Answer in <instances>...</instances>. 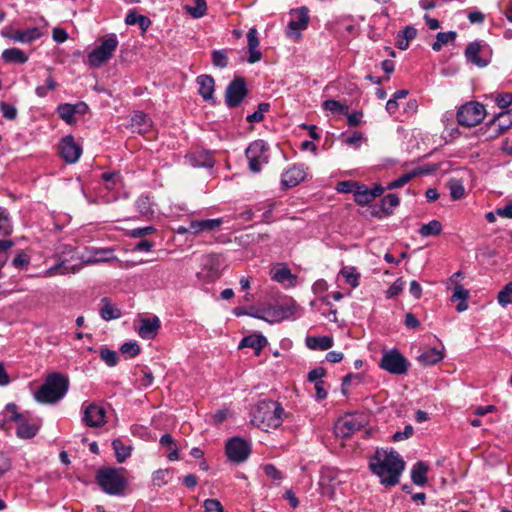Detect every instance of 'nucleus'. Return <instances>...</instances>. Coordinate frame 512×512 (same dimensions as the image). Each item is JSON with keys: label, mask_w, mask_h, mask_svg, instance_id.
I'll list each match as a JSON object with an SVG mask.
<instances>
[{"label": "nucleus", "mask_w": 512, "mask_h": 512, "mask_svg": "<svg viewBox=\"0 0 512 512\" xmlns=\"http://www.w3.org/2000/svg\"><path fill=\"white\" fill-rule=\"evenodd\" d=\"M369 468L385 486H395L405 469V462L394 450L377 449L369 460Z\"/></svg>", "instance_id": "f257e3e1"}, {"label": "nucleus", "mask_w": 512, "mask_h": 512, "mask_svg": "<svg viewBox=\"0 0 512 512\" xmlns=\"http://www.w3.org/2000/svg\"><path fill=\"white\" fill-rule=\"evenodd\" d=\"M68 388V377L59 372H52L35 391L34 398L42 404H55L66 395Z\"/></svg>", "instance_id": "f03ea898"}, {"label": "nucleus", "mask_w": 512, "mask_h": 512, "mask_svg": "<svg viewBox=\"0 0 512 512\" xmlns=\"http://www.w3.org/2000/svg\"><path fill=\"white\" fill-rule=\"evenodd\" d=\"M114 250L111 248L104 249H93L91 250V256L86 259H82V261L78 264H69L66 260H62L56 265L50 267L45 271V276H55V275H65L68 273H77L79 272L83 265H92L102 262H110V261H119V259L114 255Z\"/></svg>", "instance_id": "7ed1b4c3"}, {"label": "nucleus", "mask_w": 512, "mask_h": 512, "mask_svg": "<svg viewBox=\"0 0 512 512\" xmlns=\"http://www.w3.org/2000/svg\"><path fill=\"white\" fill-rule=\"evenodd\" d=\"M123 471V468L102 467L96 472V483L106 494L122 496L127 486Z\"/></svg>", "instance_id": "20e7f679"}, {"label": "nucleus", "mask_w": 512, "mask_h": 512, "mask_svg": "<svg viewBox=\"0 0 512 512\" xmlns=\"http://www.w3.org/2000/svg\"><path fill=\"white\" fill-rule=\"evenodd\" d=\"M41 426L37 418H4L0 422V428L9 430L15 428L17 437L21 439L33 438Z\"/></svg>", "instance_id": "39448f33"}, {"label": "nucleus", "mask_w": 512, "mask_h": 512, "mask_svg": "<svg viewBox=\"0 0 512 512\" xmlns=\"http://www.w3.org/2000/svg\"><path fill=\"white\" fill-rule=\"evenodd\" d=\"M249 169L253 173H259L262 167L269 162V146L264 140L253 141L245 151Z\"/></svg>", "instance_id": "423d86ee"}, {"label": "nucleus", "mask_w": 512, "mask_h": 512, "mask_svg": "<svg viewBox=\"0 0 512 512\" xmlns=\"http://www.w3.org/2000/svg\"><path fill=\"white\" fill-rule=\"evenodd\" d=\"M486 115L483 104L469 102L462 105L457 112V120L461 126L473 127L481 123Z\"/></svg>", "instance_id": "0eeeda50"}, {"label": "nucleus", "mask_w": 512, "mask_h": 512, "mask_svg": "<svg viewBox=\"0 0 512 512\" xmlns=\"http://www.w3.org/2000/svg\"><path fill=\"white\" fill-rule=\"evenodd\" d=\"M223 262L224 258L220 254L211 253L203 256L201 260L202 268L197 272V277L206 283L215 281L221 275Z\"/></svg>", "instance_id": "6e6552de"}, {"label": "nucleus", "mask_w": 512, "mask_h": 512, "mask_svg": "<svg viewBox=\"0 0 512 512\" xmlns=\"http://www.w3.org/2000/svg\"><path fill=\"white\" fill-rule=\"evenodd\" d=\"M380 367L394 375H402L408 371L407 359L396 349L385 352L380 361Z\"/></svg>", "instance_id": "1a4fd4ad"}, {"label": "nucleus", "mask_w": 512, "mask_h": 512, "mask_svg": "<svg viewBox=\"0 0 512 512\" xmlns=\"http://www.w3.org/2000/svg\"><path fill=\"white\" fill-rule=\"evenodd\" d=\"M118 46L116 35H111L100 46L91 51L88 55L89 64L93 67H100L107 62Z\"/></svg>", "instance_id": "9d476101"}, {"label": "nucleus", "mask_w": 512, "mask_h": 512, "mask_svg": "<svg viewBox=\"0 0 512 512\" xmlns=\"http://www.w3.org/2000/svg\"><path fill=\"white\" fill-rule=\"evenodd\" d=\"M290 16L291 20L288 24L286 34L294 40H299L301 38V31L308 27L310 21L309 9L305 6L292 9Z\"/></svg>", "instance_id": "9b49d317"}, {"label": "nucleus", "mask_w": 512, "mask_h": 512, "mask_svg": "<svg viewBox=\"0 0 512 512\" xmlns=\"http://www.w3.org/2000/svg\"><path fill=\"white\" fill-rule=\"evenodd\" d=\"M225 452L231 462L239 464L248 459L251 447L243 438L232 437L226 443Z\"/></svg>", "instance_id": "f8f14e48"}, {"label": "nucleus", "mask_w": 512, "mask_h": 512, "mask_svg": "<svg viewBox=\"0 0 512 512\" xmlns=\"http://www.w3.org/2000/svg\"><path fill=\"white\" fill-rule=\"evenodd\" d=\"M248 93L243 78H235L229 83L225 92V104L230 107H238Z\"/></svg>", "instance_id": "ddd939ff"}, {"label": "nucleus", "mask_w": 512, "mask_h": 512, "mask_svg": "<svg viewBox=\"0 0 512 512\" xmlns=\"http://www.w3.org/2000/svg\"><path fill=\"white\" fill-rule=\"evenodd\" d=\"M298 310V305L291 301L282 303L265 309V321L269 323H278L292 317Z\"/></svg>", "instance_id": "4468645a"}, {"label": "nucleus", "mask_w": 512, "mask_h": 512, "mask_svg": "<svg viewBox=\"0 0 512 512\" xmlns=\"http://www.w3.org/2000/svg\"><path fill=\"white\" fill-rule=\"evenodd\" d=\"M58 149L60 156L69 164L76 163L82 154L81 146L75 142L72 135L65 136L60 141Z\"/></svg>", "instance_id": "2eb2a0df"}, {"label": "nucleus", "mask_w": 512, "mask_h": 512, "mask_svg": "<svg viewBox=\"0 0 512 512\" xmlns=\"http://www.w3.org/2000/svg\"><path fill=\"white\" fill-rule=\"evenodd\" d=\"M190 221L191 235L194 237L218 231L220 230L221 225L223 224L222 218L198 219L191 217Z\"/></svg>", "instance_id": "dca6fc26"}, {"label": "nucleus", "mask_w": 512, "mask_h": 512, "mask_svg": "<svg viewBox=\"0 0 512 512\" xmlns=\"http://www.w3.org/2000/svg\"><path fill=\"white\" fill-rule=\"evenodd\" d=\"M366 424L364 420L358 421L356 418H337L334 424V432L338 437L347 438L365 427Z\"/></svg>", "instance_id": "f3484780"}, {"label": "nucleus", "mask_w": 512, "mask_h": 512, "mask_svg": "<svg viewBox=\"0 0 512 512\" xmlns=\"http://www.w3.org/2000/svg\"><path fill=\"white\" fill-rule=\"evenodd\" d=\"M306 176L305 166L303 164H295L282 173L281 183L286 188H292L302 182Z\"/></svg>", "instance_id": "a211bd4d"}, {"label": "nucleus", "mask_w": 512, "mask_h": 512, "mask_svg": "<svg viewBox=\"0 0 512 512\" xmlns=\"http://www.w3.org/2000/svg\"><path fill=\"white\" fill-rule=\"evenodd\" d=\"M488 124L494 128V136L504 134L512 127V108L500 112Z\"/></svg>", "instance_id": "6ab92c4d"}, {"label": "nucleus", "mask_w": 512, "mask_h": 512, "mask_svg": "<svg viewBox=\"0 0 512 512\" xmlns=\"http://www.w3.org/2000/svg\"><path fill=\"white\" fill-rule=\"evenodd\" d=\"M196 82L199 85V94L201 97L207 102L215 103V81L213 77L206 74L200 75L197 77Z\"/></svg>", "instance_id": "aec40b11"}, {"label": "nucleus", "mask_w": 512, "mask_h": 512, "mask_svg": "<svg viewBox=\"0 0 512 512\" xmlns=\"http://www.w3.org/2000/svg\"><path fill=\"white\" fill-rule=\"evenodd\" d=\"M271 278L287 287H293L297 283V277L292 274L291 270L285 266L274 268L271 271Z\"/></svg>", "instance_id": "412c9836"}, {"label": "nucleus", "mask_w": 512, "mask_h": 512, "mask_svg": "<svg viewBox=\"0 0 512 512\" xmlns=\"http://www.w3.org/2000/svg\"><path fill=\"white\" fill-rule=\"evenodd\" d=\"M267 339L261 334H252L244 337L240 344L239 349L241 348H252L254 349L255 354L260 355L262 349L267 345Z\"/></svg>", "instance_id": "4be33fe9"}, {"label": "nucleus", "mask_w": 512, "mask_h": 512, "mask_svg": "<svg viewBox=\"0 0 512 512\" xmlns=\"http://www.w3.org/2000/svg\"><path fill=\"white\" fill-rule=\"evenodd\" d=\"M256 412L262 416H281L283 408L273 400H261L257 404Z\"/></svg>", "instance_id": "5701e85b"}, {"label": "nucleus", "mask_w": 512, "mask_h": 512, "mask_svg": "<svg viewBox=\"0 0 512 512\" xmlns=\"http://www.w3.org/2000/svg\"><path fill=\"white\" fill-rule=\"evenodd\" d=\"M444 357L442 350L437 348L424 349L417 357V360L424 366L434 365Z\"/></svg>", "instance_id": "b1692460"}, {"label": "nucleus", "mask_w": 512, "mask_h": 512, "mask_svg": "<svg viewBox=\"0 0 512 512\" xmlns=\"http://www.w3.org/2000/svg\"><path fill=\"white\" fill-rule=\"evenodd\" d=\"M42 36L39 28L33 27L26 30H15L13 32L12 40L20 43H31Z\"/></svg>", "instance_id": "393cba45"}, {"label": "nucleus", "mask_w": 512, "mask_h": 512, "mask_svg": "<svg viewBox=\"0 0 512 512\" xmlns=\"http://www.w3.org/2000/svg\"><path fill=\"white\" fill-rule=\"evenodd\" d=\"M429 466L423 462H417L411 469V479L415 485L423 486L427 483Z\"/></svg>", "instance_id": "a878e982"}, {"label": "nucleus", "mask_w": 512, "mask_h": 512, "mask_svg": "<svg viewBox=\"0 0 512 512\" xmlns=\"http://www.w3.org/2000/svg\"><path fill=\"white\" fill-rule=\"evenodd\" d=\"M159 328L160 320L158 317H154L153 319H143L139 328V335L145 339L153 338Z\"/></svg>", "instance_id": "bb28decb"}, {"label": "nucleus", "mask_w": 512, "mask_h": 512, "mask_svg": "<svg viewBox=\"0 0 512 512\" xmlns=\"http://www.w3.org/2000/svg\"><path fill=\"white\" fill-rule=\"evenodd\" d=\"M305 342L306 346L311 350H328L334 345L333 338L329 336H310L306 338Z\"/></svg>", "instance_id": "cd10ccee"}, {"label": "nucleus", "mask_w": 512, "mask_h": 512, "mask_svg": "<svg viewBox=\"0 0 512 512\" xmlns=\"http://www.w3.org/2000/svg\"><path fill=\"white\" fill-rule=\"evenodd\" d=\"M480 50L481 45L478 42L470 43L465 50V56L467 61L474 65L478 67H485L488 65V61L478 56Z\"/></svg>", "instance_id": "c85d7f7f"}, {"label": "nucleus", "mask_w": 512, "mask_h": 512, "mask_svg": "<svg viewBox=\"0 0 512 512\" xmlns=\"http://www.w3.org/2000/svg\"><path fill=\"white\" fill-rule=\"evenodd\" d=\"M251 424L262 431L270 432L282 425V418H252Z\"/></svg>", "instance_id": "c756f323"}, {"label": "nucleus", "mask_w": 512, "mask_h": 512, "mask_svg": "<svg viewBox=\"0 0 512 512\" xmlns=\"http://www.w3.org/2000/svg\"><path fill=\"white\" fill-rule=\"evenodd\" d=\"M1 56L6 63L24 64L28 61V56L18 48L5 49Z\"/></svg>", "instance_id": "7c9ffc66"}, {"label": "nucleus", "mask_w": 512, "mask_h": 512, "mask_svg": "<svg viewBox=\"0 0 512 512\" xmlns=\"http://www.w3.org/2000/svg\"><path fill=\"white\" fill-rule=\"evenodd\" d=\"M102 308L100 315L103 320L110 321L121 317V311L113 305L107 298L102 299Z\"/></svg>", "instance_id": "2f4dec72"}, {"label": "nucleus", "mask_w": 512, "mask_h": 512, "mask_svg": "<svg viewBox=\"0 0 512 512\" xmlns=\"http://www.w3.org/2000/svg\"><path fill=\"white\" fill-rule=\"evenodd\" d=\"M375 199V194L370 191V189L364 185L359 184L355 189L354 200L359 205H366Z\"/></svg>", "instance_id": "473e14b6"}, {"label": "nucleus", "mask_w": 512, "mask_h": 512, "mask_svg": "<svg viewBox=\"0 0 512 512\" xmlns=\"http://www.w3.org/2000/svg\"><path fill=\"white\" fill-rule=\"evenodd\" d=\"M112 447L115 452L116 459L119 463L125 462L126 459L131 455L132 447L125 445L120 439H114L112 442Z\"/></svg>", "instance_id": "72a5a7b5"}, {"label": "nucleus", "mask_w": 512, "mask_h": 512, "mask_svg": "<svg viewBox=\"0 0 512 512\" xmlns=\"http://www.w3.org/2000/svg\"><path fill=\"white\" fill-rule=\"evenodd\" d=\"M185 9L193 18H201L207 11V4L205 0H192V4H186Z\"/></svg>", "instance_id": "f704fd0d"}, {"label": "nucleus", "mask_w": 512, "mask_h": 512, "mask_svg": "<svg viewBox=\"0 0 512 512\" xmlns=\"http://www.w3.org/2000/svg\"><path fill=\"white\" fill-rule=\"evenodd\" d=\"M340 274L344 277L347 284L356 288L359 286L360 273L353 266H345L340 270Z\"/></svg>", "instance_id": "c9c22d12"}, {"label": "nucleus", "mask_w": 512, "mask_h": 512, "mask_svg": "<svg viewBox=\"0 0 512 512\" xmlns=\"http://www.w3.org/2000/svg\"><path fill=\"white\" fill-rule=\"evenodd\" d=\"M192 165L195 167L212 168L215 164L213 157L208 152H200L192 156Z\"/></svg>", "instance_id": "e433bc0d"}, {"label": "nucleus", "mask_w": 512, "mask_h": 512, "mask_svg": "<svg viewBox=\"0 0 512 512\" xmlns=\"http://www.w3.org/2000/svg\"><path fill=\"white\" fill-rule=\"evenodd\" d=\"M442 231V224L438 220H432L427 224H423L419 229L422 237L439 235Z\"/></svg>", "instance_id": "4c0bfd02"}, {"label": "nucleus", "mask_w": 512, "mask_h": 512, "mask_svg": "<svg viewBox=\"0 0 512 512\" xmlns=\"http://www.w3.org/2000/svg\"><path fill=\"white\" fill-rule=\"evenodd\" d=\"M83 416H105L106 410L103 405L95 402H84L82 405Z\"/></svg>", "instance_id": "58836bf2"}, {"label": "nucleus", "mask_w": 512, "mask_h": 512, "mask_svg": "<svg viewBox=\"0 0 512 512\" xmlns=\"http://www.w3.org/2000/svg\"><path fill=\"white\" fill-rule=\"evenodd\" d=\"M399 202V197L394 193H390L382 199L381 211L386 215H390L392 214L394 208L399 205Z\"/></svg>", "instance_id": "ea45409f"}, {"label": "nucleus", "mask_w": 512, "mask_h": 512, "mask_svg": "<svg viewBox=\"0 0 512 512\" xmlns=\"http://www.w3.org/2000/svg\"><path fill=\"white\" fill-rule=\"evenodd\" d=\"M456 35L454 31L439 32L436 36V41L432 44V49L434 51H440L445 44L454 41Z\"/></svg>", "instance_id": "a19ab883"}, {"label": "nucleus", "mask_w": 512, "mask_h": 512, "mask_svg": "<svg viewBox=\"0 0 512 512\" xmlns=\"http://www.w3.org/2000/svg\"><path fill=\"white\" fill-rule=\"evenodd\" d=\"M136 207L138 212L144 217L152 216L154 213L152 202L148 196H140L136 201Z\"/></svg>", "instance_id": "79ce46f5"}, {"label": "nucleus", "mask_w": 512, "mask_h": 512, "mask_svg": "<svg viewBox=\"0 0 512 512\" xmlns=\"http://www.w3.org/2000/svg\"><path fill=\"white\" fill-rule=\"evenodd\" d=\"M57 112L59 117L64 120L68 124H73L75 122L73 104L65 103L61 104L57 108Z\"/></svg>", "instance_id": "37998d69"}, {"label": "nucleus", "mask_w": 512, "mask_h": 512, "mask_svg": "<svg viewBox=\"0 0 512 512\" xmlns=\"http://www.w3.org/2000/svg\"><path fill=\"white\" fill-rule=\"evenodd\" d=\"M149 118L146 114L143 112H136L132 116V126L133 127H139L138 132L143 133L147 130V127L149 126Z\"/></svg>", "instance_id": "c03bdc74"}, {"label": "nucleus", "mask_w": 512, "mask_h": 512, "mask_svg": "<svg viewBox=\"0 0 512 512\" xmlns=\"http://www.w3.org/2000/svg\"><path fill=\"white\" fill-rule=\"evenodd\" d=\"M323 108L327 111H330L332 113H341V114H347L348 113V106L336 101V100H326L323 102Z\"/></svg>", "instance_id": "a18cd8bd"}, {"label": "nucleus", "mask_w": 512, "mask_h": 512, "mask_svg": "<svg viewBox=\"0 0 512 512\" xmlns=\"http://www.w3.org/2000/svg\"><path fill=\"white\" fill-rule=\"evenodd\" d=\"M100 358L109 366L114 367L118 363V353L108 348H101Z\"/></svg>", "instance_id": "49530a36"}, {"label": "nucleus", "mask_w": 512, "mask_h": 512, "mask_svg": "<svg viewBox=\"0 0 512 512\" xmlns=\"http://www.w3.org/2000/svg\"><path fill=\"white\" fill-rule=\"evenodd\" d=\"M270 109V105L268 103H260L258 105L257 111L252 114H249L246 120L250 123H258L264 119V114L268 112Z\"/></svg>", "instance_id": "de8ad7c7"}, {"label": "nucleus", "mask_w": 512, "mask_h": 512, "mask_svg": "<svg viewBox=\"0 0 512 512\" xmlns=\"http://www.w3.org/2000/svg\"><path fill=\"white\" fill-rule=\"evenodd\" d=\"M498 303L502 307H506L512 303V282L507 283L504 288L498 293Z\"/></svg>", "instance_id": "09e8293b"}, {"label": "nucleus", "mask_w": 512, "mask_h": 512, "mask_svg": "<svg viewBox=\"0 0 512 512\" xmlns=\"http://www.w3.org/2000/svg\"><path fill=\"white\" fill-rule=\"evenodd\" d=\"M12 231L9 214L6 209L0 207V235H8Z\"/></svg>", "instance_id": "8fccbe9b"}, {"label": "nucleus", "mask_w": 512, "mask_h": 512, "mask_svg": "<svg viewBox=\"0 0 512 512\" xmlns=\"http://www.w3.org/2000/svg\"><path fill=\"white\" fill-rule=\"evenodd\" d=\"M416 175H417L416 171L405 173L402 176H400L399 178H397L396 180L390 182L387 185V189L392 190V189L401 188L404 185H406Z\"/></svg>", "instance_id": "3c124183"}, {"label": "nucleus", "mask_w": 512, "mask_h": 512, "mask_svg": "<svg viewBox=\"0 0 512 512\" xmlns=\"http://www.w3.org/2000/svg\"><path fill=\"white\" fill-rule=\"evenodd\" d=\"M212 62L215 67L225 68L228 65L226 50H214L212 52Z\"/></svg>", "instance_id": "603ef678"}, {"label": "nucleus", "mask_w": 512, "mask_h": 512, "mask_svg": "<svg viewBox=\"0 0 512 512\" xmlns=\"http://www.w3.org/2000/svg\"><path fill=\"white\" fill-rule=\"evenodd\" d=\"M170 477L169 469H159L152 475V482L155 486H163L167 484L168 478Z\"/></svg>", "instance_id": "864d4df0"}, {"label": "nucleus", "mask_w": 512, "mask_h": 512, "mask_svg": "<svg viewBox=\"0 0 512 512\" xmlns=\"http://www.w3.org/2000/svg\"><path fill=\"white\" fill-rule=\"evenodd\" d=\"M57 87V83L54 78L50 75L46 79V85L37 86L35 89V93L39 97H45L49 90H55Z\"/></svg>", "instance_id": "5fc2aeb1"}, {"label": "nucleus", "mask_w": 512, "mask_h": 512, "mask_svg": "<svg viewBox=\"0 0 512 512\" xmlns=\"http://www.w3.org/2000/svg\"><path fill=\"white\" fill-rule=\"evenodd\" d=\"M120 351L124 355H127L129 357H135L140 353V346L137 344L136 341L126 342L121 346Z\"/></svg>", "instance_id": "6e6d98bb"}, {"label": "nucleus", "mask_w": 512, "mask_h": 512, "mask_svg": "<svg viewBox=\"0 0 512 512\" xmlns=\"http://www.w3.org/2000/svg\"><path fill=\"white\" fill-rule=\"evenodd\" d=\"M30 263V257L25 252L18 253L12 260V265L16 269H26Z\"/></svg>", "instance_id": "4d7b16f0"}, {"label": "nucleus", "mask_w": 512, "mask_h": 512, "mask_svg": "<svg viewBox=\"0 0 512 512\" xmlns=\"http://www.w3.org/2000/svg\"><path fill=\"white\" fill-rule=\"evenodd\" d=\"M450 194L454 200L461 199L465 194V189L459 181L452 180L449 183Z\"/></svg>", "instance_id": "13d9d810"}, {"label": "nucleus", "mask_w": 512, "mask_h": 512, "mask_svg": "<svg viewBox=\"0 0 512 512\" xmlns=\"http://www.w3.org/2000/svg\"><path fill=\"white\" fill-rule=\"evenodd\" d=\"M359 183L354 181H341L337 183L336 190L340 193H355Z\"/></svg>", "instance_id": "bf43d9fd"}, {"label": "nucleus", "mask_w": 512, "mask_h": 512, "mask_svg": "<svg viewBox=\"0 0 512 512\" xmlns=\"http://www.w3.org/2000/svg\"><path fill=\"white\" fill-rule=\"evenodd\" d=\"M404 287V281L402 278H398L386 291L387 298H393L399 295Z\"/></svg>", "instance_id": "052dcab7"}, {"label": "nucleus", "mask_w": 512, "mask_h": 512, "mask_svg": "<svg viewBox=\"0 0 512 512\" xmlns=\"http://www.w3.org/2000/svg\"><path fill=\"white\" fill-rule=\"evenodd\" d=\"M0 108L3 116L8 120H14L17 116V109L6 102L0 103Z\"/></svg>", "instance_id": "680f3d73"}, {"label": "nucleus", "mask_w": 512, "mask_h": 512, "mask_svg": "<svg viewBox=\"0 0 512 512\" xmlns=\"http://www.w3.org/2000/svg\"><path fill=\"white\" fill-rule=\"evenodd\" d=\"M205 512H224V508L217 499H207L204 501Z\"/></svg>", "instance_id": "e2e57ef3"}, {"label": "nucleus", "mask_w": 512, "mask_h": 512, "mask_svg": "<svg viewBox=\"0 0 512 512\" xmlns=\"http://www.w3.org/2000/svg\"><path fill=\"white\" fill-rule=\"evenodd\" d=\"M414 433V429L411 425H406L403 431H396L392 439L396 442L410 438Z\"/></svg>", "instance_id": "0e129e2a"}, {"label": "nucleus", "mask_w": 512, "mask_h": 512, "mask_svg": "<svg viewBox=\"0 0 512 512\" xmlns=\"http://www.w3.org/2000/svg\"><path fill=\"white\" fill-rule=\"evenodd\" d=\"M102 179L107 183L108 189H113L119 181L120 175L117 172H105L102 174Z\"/></svg>", "instance_id": "69168bd1"}, {"label": "nucleus", "mask_w": 512, "mask_h": 512, "mask_svg": "<svg viewBox=\"0 0 512 512\" xmlns=\"http://www.w3.org/2000/svg\"><path fill=\"white\" fill-rule=\"evenodd\" d=\"M495 101L500 108H508L512 104V94L500 93L496 96Z\"/></svg>", "instance_id": "338daca9"}, {"label": "nucleus", "mask_w": 512, "mask_h": 512, "mask_svg": "<svg viewBox=\"0 0 512 512\" xmlns=\"http://www.w3.org/2000/svg\"><path fill=\"white\" fill-rule=\"evenodd\" d=\"M364 140V136L361 132L355 131L350 137H347L344 142L348 146H354L355 148H358L362 141Z\"/></svg>", "instance_id": "774afa93"}]
</instances>
